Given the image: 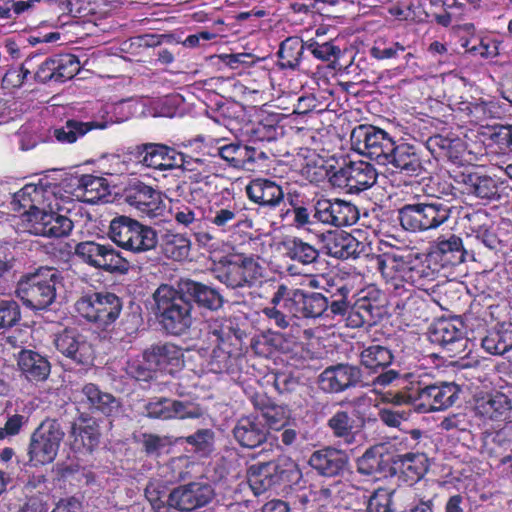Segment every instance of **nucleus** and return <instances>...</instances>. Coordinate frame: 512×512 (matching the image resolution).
<instances>
[{"mask_svg": "<svg viewBox=\"0 0 512 512\" xmlns=\"http://www.w3.org/2000/svg\"><path fill=\"white\" fill-rule=\"evenodd\" d=\"M64 436L65 432L57 420H44L31 435L28 446L29 461L35 466L52 463Z\"/></svg>", "mask_w": 512, "mask_h": 512, "instance_id": "nucleus-8", "label": "nucleus"}, {"mask_svg": "<svg viewBox=\"0 0 512 512\" xmlns=\"http://www.w3.org/2000/svg\"><path fill=\"white\" fill-rule=\"evenodd\" d=\"M142 357L156 371H166L170 374L184 365L181 348L171 342L150 345L143 351Z\"/></svg>", "mask_w": 512, "mask_h": 512, "instance_id": "nucleus-18", "label": "nucleus"}, {"mask_svg": "<svg viewBox=\"0 0 512 512\" xmlns=\"http://www.w3.org/2000/svg\"><path fill=\"white\" fill-rule=\"evenodd\" d=\"M108 121H88L83 122L76 119H69L61 128L54 130V137L61 143L72 144L80 137H83L93 129H105L108 127Z\"/></svg>", "mask_w": 512, "mask_h": 512, "instance_id": "nucleus-35", "label": "nucleus"}, {"mask_svg": "<svg viewBox=\"0 0 512 512\" xmlns=\"http://www.w3.org/2000/svg\"><path fill=\"white\" fill-rule=\"evenodd\" d=\"M164 487L159 482H149L145 488V497L150 502L156 512H163L170 509L167 504V498L164 500Z\"/></svg>", "mask_w": 512, "mask_h": 512, "instance_id": "nucleus-60", "label": "nucleus"}, {"mask_svg": "<svg viewBox=\"0 0 512 512\" xmlns=\"http://www.w3.org/2000/svg\"><path fill=\"white\" fill-rule=\"evenodd\" d=\"M177 284L181 294L200 309L217 312L224 307V296L213 286L192 279H181Z\"/></svg>", "mask_w": 512, "mask_h": 512, "instance_id": "nucleus-15", "label": "nucleus"}, {"mask_svg": "<svg viewBox=\"0 0 512 512\" xmlns=\"http://www.w3.org/2000/svg\"><path fill=\"white\" fill-rule=\"evenodd\" d=\"M124 201L148 217H156L162 210L160 192L139 180L131 181L123 190Z\"/></svg>", "mask_w": 512, "mask_h": 512, "instance_id": "nucleus-16", "label": "nucleus"}, {"mask_svg": "<svg viewBox=\"0 0 512 512\" xmlns=\"http://www.w3.org/2000/svg\"><path fill=\"white\" fill-rule=\"evenodd\" d=\"M27 221L30 233L44 237H65L73 229V222L68 217L54 211L41 210L35 206L27 212Z\"/></svg>", "mask_w": 512, "mask_h": 512, "instance_id": "nucleus-14", "label": "nucleus"}, {"mask_svg": "<svg viewBox=\"0 0 512 512\" xmlns=\"http://www.w3.org/2000/svg\"><path fill=\"white\" fill-rule=\"evenodd\" d=\"M431 257L439 261L443 267L456 266L465 262L468 257L475 260V252L466 247L460 237L453 234L448 238L438 239L431 252Z\"/></svg>", "mask_w": 512, "mask_h": 512, "instance_id": "nucleus-23", "label": "nucleus"}, {"mask_svg": "<svg viewBox=\"0 0 512 512\" xmlns=\"http://www.w3.org/2000/svg\"><path fill=\"white\" fill-rule=\"evenodd\" d=\"M128 374L137 381H150L155 377L157 372L155 368L149 366L147 360L134 361L128 365Z\"/></svg>", "mask_w": 512, "mask_h": 512, "instance_id": "nucleus-64", "label": "nucleus"}, {"mask_svg": "<svg viewBox=\"0 0 512 512\" xmlns=\"http://www.w3.org/2000/svg\"><path fill=\"white\" fill-rule=\"evenodd\" d=\"M393 361L391 351L381 345H372L360 353V363L371 373H377L379 369L384 370Z\"/></svg>", "mask_w": 512, "mask_h": 512, "instance_id": "nucleus-39", "label": "nucleus"}, {"mask_svg": "<svg viewBox=\"0 0 512 512\" xmlns=\"http://www.w3.org/2000/svg\"><path fill=\"white\" fill-rule=\"evenodd\" d=\"M262 417L268 430L277 431L286 427L289 420V411L283 406L274 404L264 409Z\"/></svg>", "mask_w": 512, "mask_h": 512, "instance_id": "nucleus-54", "label": "nucleus"}, {"mask_svg": "<svg viewBox=\"0 0 512 512\" xmlns=\"http://www.w3.org/2000/svg\"><path fill=\"white\" fill-rule=\"evenodd\" d=\"M209 341L217 347L241 354L245 331L233 326L232 322L224 318L211 319L207 325Z\"/></svg>", "mask_w": 512, "mask_h": 512, "instance_id": "nucleus-20", "label": "nucleus"}, {"mask_svg": "<svg viewBox=\"0 0 512 512\" xmlns=\"http://www.w3.org/2000/svg\"><path fill=\"white\" fill-rule=\"evenodd\" d=\"M377 180V172L372 164L365 161L350 162L335 171L329 178L330 183L349 193H359L372 187Z\"/></svg>", "mask_w": 512, "mask_h": 512, "instance_id": "nucleus-11", "label": "nucleus"}, {"mask_svg": "<svg viewBox=\"0 0 512 512\" xmlns=\"http://www.w3.org/2000/svg\"><path fill=\"white\" fill-rule=\"evenodd\" d=\"M136 150L139 162L158 170H170L178 167V159L181 158L180 152L162 144H143Z\"/></svg>", "mask_w": 512, "mask_h": 512, "instance_id": "nucleus-24", "label": "nucleus"}, {"mask_svg": "<svg viewBox=\"0 0 512 512\" xmlns=\"http://www.w3.org/2000/svg\"><path fill=\"white\" fill-rule=\"evenodd\" d=\"M242 214L236 207L232 208H220L214 212L210 222L221 229L223 232H227L232 228H237L242 223Z\"/></svg>", "mask_w": 512, "mask_h": 512, "instance_id": "nucleus-49", "label": "nucleus"}, {"mask_svg": "<svg viewBox=\"0 0 512 512\" xmlns=\"http://www.w3.org/2000/svg\"><path fill=\"white\" fill-rule=\"evenodd\" d=\"M358 218L357 207L340 199H318L313 207V219L325 225L351 226L357 222Z\"/></svg>", "mask_w": 512, "mask_h": 512, "instance_id": "nucleus-13", "label": "nucleus"}, {"mask_svg": "<svg viewBox=\"0 0 512 512\" xmlns=\"http://www.w3.org/2000/svg\"><path fill=\"white\" fill-rule=\"evenodd\" d=\"M389 165L408 177H419L424 173L420 155L415 146L398 142L389 158Z\"/></svg>", "mask_w": 512, "mask_h": 512, "instance_id": "nucleus-28", "label": "nucleus"}, {"mask_svg": "<svg viewBox=\"0 0 512 512\" xmlns=\"http://www.w3.org/2000/svg\"><path fill=\"white\" fill-rule=\"evenodd\" d=\"M164 254L176 261L186 259L191 250V241L183 234L167 231L161 239Z\"/></svg>", "mask_w": 512, "mask_h": 512, "instance_id": "nucleus-41", "label": "nucleus"}, {"mask_svg": "<svg viewBox=\"0 0 512 512\" xmlns=\"http://www.w3.org/2000/svg\"><path fill=\"white\" fill-rule=\"evenodd\" d=\"M306 48L311 51L315 58L321 61H330L332 57L335 58L340 53V49L331 42L319 44L311 40L306 44Z\"/></svg>", "mask_w": 512, "mask_h": 512, "instance_id": "nucleus-63", "label": "nucleus"}, {"mask_svg": "<svg viewBox=\"0 0 512 512\" xmlns=\"http://www.w3.org/2000/svg\"><path fill=\"white\" fill-rule=\"evenodd\" d=\"M248 198L254 203L274 208L284 202V192L276 182L265 178H257L246 186Z\"/></svg>", "mask_w": 512, "mask_h": 512, "instance_id": "nucleus-29", "label": "nucleus"}, {"mask_svg": "<svg viewBox=\"0 0 512 512\" xmlns=\"http://www.w3.org/2000/svg\"><path fill=\"white\" fill-rule=\"evenodd\" d=\"M18 366L29 381H44L50 374L48 360L32 350H23L19 353Z\"/></svg>", "mask_w": 512, "mask_h": 512, "instance_id": "nucleus-33", "label": "nucleus"}, {"mask_svg": "<svg viewBox=\"0 0 512 512\" xmlns=\"http://www.w3.org/2000/svg\"><path fill=\"white\" fill-rule=\"evenodd\" d=\"M38 55H33L28 57L19 70H9L5 73L3 77V82L11 85L13 87H20L24 83L27 76L30 74V67L33 65L34 59H36Z\"/></svg>", "mask_w": 512, "mask_h": 512, "instance_id": "nucleus-62", "label": "nucleus"}, {"mask_svg": "<svg viewBox=\"0 0 512 512\" xmlns=\"http://www.w3.org/2000/svg\"><path fill=\"white\" fill-rule=\"evenodd\" d=\"M19 305L13 300L0 301V329L10 328L20 320Z\"/></svg>", "mask_w": 512, "mask_h": 512, "instance_id": "nucleus-58", "label": "nucleus"}, {"mask_svg": "<svg viewBox=\"0 0 512 512\" xmlns=\"http://www.w3.org/2000/svg\"><path fill=\"white\" fill-rule=\"evenodd\" d=\"M305 45L298 37H288L281 42L277 55L282 68L296 69L301 61Z\"/></svg>", "mask_w": 512, "mask_h": 512, "instance_id": "nucleus-43", "label": "nucleus"}, {"mask_svg": "<svg viewBox=\"0 0 512 512\" xmlns=\"http://www.w3.org/2000/svg\"><path fill=\"white\" fill-rule=\"evenodd\" d=\"M56 349L76 364L86 365L92 362L91 345L75 329H65L56 335Z\"/></svg>", "mask_w": 512, "mask_h": 512, "instance_id": "nucleus-21", "label": "nucleus"}, {"mask_svg": "<svg viewBox=\"0 0 512 512\" xmlns=\"http://www.w3.org/2000/svg\"><path fill=\"white\" fill-rule=\"evenodd\" d=\"M143 415L150 419L170 420V399L155 397L144 404Z\"/></svg>", "mask_w": 512, "mask_h": 512, "instance_id": "nucleus-52", "label": "nucleus"}, {"mask_svg": "<svg viewBox=\"0 0 512 512\" xmlns=\"http://www.w3.org/2000/svg\"><path fill=\"white\" fill-rule=\"evenodd\" d=\"M214 496V489L210 484L190 482L172 489L167 495V504L169 508L179 512H191L206 506Z\"/></svg>", "mask_w": 512, "mask_h": 512, "instance_id": "nucleus-12", "label": "nucleus"}, {"mask_svg": "<svg viewBox=\"0 0 512 512\" xmlns=\"http://www.w3.org/2000/svg\"><path fill=\"white\" fill-rule=\"evenodd\" d=\"M283 245L288 258L304 265L316 262L319 257V252L316 248L299 238L288 239Z\"/></svg>", "mask_w": 512, "mask_h": 512, "instance_id": "nucleus-44", "label": "nucleus"}, {"mask_svg": "<svg viewBox=\"0 0 512 512\" xmlns=\"http://www.w3.org/2000/svg\"><path fill=\"white\" fill-rule=\"evenodd\" d=\"M155 315L163 330L173 336L185 335L196 321L193 304L181 294L180 287L160 285L153 294Z\"/></svg>", "mask_w": 512, "mask_h": 512, "instance_id": "nucleus-1", "label": "nucleus"}, {"mask_svg": "<svg viewBox=\"0 0 512 512\" xmlns=\"http://www.w3.org/2000/svg\"><path fill=\"white\" fill-rule=\"evenodd\" d=\"M239 354L240 353L214 345L210 359L211 370L217 373L228 370L231 365V358Z\"/></svg>", "mask_w": 512, "mask_h": 512, "instance_id": "nucleus-61", "label": "nucleus"}, {"mask_svg": "<svg viewBox=\"0 0 512 512\" xmlns=\"http://www.w3.org/2000/svg\"><path fill=\"white\" fill-rule=\"evenodd\" d=\"M411 488L404 489H387L378 488L370 496L367 511L368 512H392L393 498H411L413 496Z\"/></svg>", "mask_w": 512, "mask_h": 512, "instance_id": "nucleus-37", "label": "nucleus"}, {"mask_svg": "<svg viewBox=\"0 0 512 512\" xmlns=\"http://www.w3.org/2000/svg\"><path fill=\"white\" fill-rule=\"evenodd\" d=\"M422 460V455L406 453L397 455L393 462L403 473L411 474V478L414 480L420 479L423 476L424 469L418 465V463H422Z\"/></svg>", "mask_w": 512, "mask_h": 512, "instance_id": "nucleus-51", "label": "nucleus"}, {"mask_svg": "<svg viewBox=\"0 0 512 512\" xmlns=\"http://www.w3.org/2000/svg\"><path fill=\"white\" fill-rule=\"evenodd\" d=\"M53 58L56 82H65L73 78L80 70V62L78 58L72 54L56 55Z\"/></svg>", "mask_w": 512, "mask_h": 512, "instance_id": "nucleus-48", "label": "nucleus"}, {"mask_svg": "<svg viewBox=\"0 0 512 512\" xmlns=\"http://www.w3.org/2000/svg\"><path fill=\"white\" fill-rule=\"evenodd\" d=\"M478 413L492 421H505L512 414V399L506 394L496 392L477 402Z\"/></svg>", "mask_w": 512, "mask_h": 512, "instance_id": "nucleus-31", "label": "nucleus"}, {"mask_svg": "<svg viewBox=\"0 0 512 512\" xmlns=\"http://www.w3.org/2000/svg\"><path fill=\"white\" fill-rule=\"evenodd\" d=\"M482 347L490 354L503 355L512 349V323L502 324L482 339Z\"/></svg>", "mask_w": 512, "mask_h": 512, "instance_id": "nucleus-38", "label": "nucleus"}, {"mask_svg": "<svg viewBox=\"0 0 512 512\" xmlns=\"http://www.w3.org/2000/svg\"><path fill=\"white\" fill-rule=\"evenodd\" d=\"M122 300L112 292H88L79 297L75 309L87 321L107 329L119 317Z\"/></svg>", "mask_w": 512, "mask_h": 512, "instance_id": "nucleus-3", "label": "nucleus"}, {"mask_svg": "<svg viewBox=\"0 0 512 512\" xmlns=\"http://www.w3.org/2000/svg\"><path fill=\"white\" fill-rule=\"evenodd\" d=\"M88 408L92 413H98L106 417H115L121 413L122 403L119 398L108 392L100 390L94 383H87L81 389Z\"/></svg>", "mask_w": 512, "mask_h": 512, "instance_id": "nucleus-26", "label": "nucleus"}, {"mask_svg": "<svg viewBox=\"0 0 512 512\" xmlns=\"http://www.w3.org/2000/svg\"><path fill=\"white\" fill-rule=\"evenodd\" d=\"M361 369L350 364H337L327 367L318 377L324 392L340 393L361 382Z\"/></svg>", "mask_w": 512, "mask_h": 512, "instance_id": "nucleus-17", "label": "nucleus"}, {"mask_svg": "<svg viewBox=\"0 0 512 512\" xmlns=\"http://www.w3.org/2000/svg\"><path fill=\"white\" fill-rule=\"evenodd\" d=\"M327 254L338 259L356 258L365 250V244L344 231L322 234Z\"/></svg>", "mask_w": 512, "mask_h": 512, "instance_id": "nucleus-25", "label": "nucleus"}, {"mask_svg": "<svg viewBox=\"0 0 512 512\" xmlns=\"http://www.w3.org/2000/svg\"><path fill=\"white\" fill-rule=\"evenodd\" d=\"M458 183L463 185V191L466 194L476 198L487 201L500 198L497 181L488 175H481L477 172L461 173Z\"/></svg>", "mask_w": 512, "mask_h": 512, "instance_id": "nucleus-30", "label": "nucleus"}, {"mask_svg": "<svg viewBox=\"0 0 512 512\" xmlns=\"http://www.w3.org/2000/svg\"><path fill=\"white\" fill-rule=\"evenodd\" d=\"M352 146L380 165H389L396 142L386 131L372 125H359L351 132Z\"/></svg>", "mask_w": 512, "mask_h": 512, "instance_id": "nucleus-6", "label": "nucleus"}, {"mask_svg": "<svg viewBox=\"0 0 512 512\" xmlns=\"http://www.w3.org/2000/svg\"><path fill=\"white\" fill-rule=\"evenodd\" d=\"M232 435L241 447L255 449L266 443L269 431L259 417L249 415L237 420L232 429Z\"/></svg>", "mask_w": 512, "mask_h": 512, "instance_id": "nucleus-22", "label": "nucleus"}, {"mask_svg": "<svg viewBox=\"0 0 512 512\" xmlns=\"http://www.w3.org/2000/svg\"><path fill=\"white\" fill-rule=\"evenodd\" d=\"M75 254L88 265L110 273H126L130 268L129 261L110 244L80 242L75 247Z\"/></svg>", "mask_w": 512, "mask_h": 512, "instance_id": "nucleus-9", "label": "nucleus"}, {"mask_svg": "<svg viewBox=\"0 0 512 512\" xmlns=\"http://www.w3.org/2000/svg\"><path fill=\"white\" fill-rule=\"evenodd\" d=\"M431 341L441 345L453 357L462 354L468 344V339L462 330L450 321H440L435 325L431 333Z\"/></svg>", "mask_w": 512, "mask_h": 512, "instance_id": "nucleus-27", "label": "nucleus"}, {"mask_svg": "<svg viewBox=\"0 0 512 512\" xmlns=\"http://www.w3.org/2000/svg\"><path fill=\"white\" fill-rule=\"evenodd\" d=\"M214 277L228 288L251 287L262 277L258 259L244 254L232 255L221 260L213 269Z\"/></svg>", "mask_w": 512, "mask_h": 512, "instance_id": "nucleus-4", "label": "nucleus"}, {"mask_svg": "<svg viewBox=\"0 0 512 512\" xmlns=\"http://www.w3.org/2000/svg\"><path fill=\"white\" fill-rule=\"evenodd\" d=\"M139 221L128 216L121 215L111 220L108 235L109 238L122 249H126L133 237V232L138 229Z\"/></svg>", "mask_w": 512, "mask_h": 512, "instance_id": "nucleus-40", "label": "nucleus"}, {"mask_svg": "<svg viewBox=\"0 0 512 512\" xmlns=\"http://www.w3.org/2000/svg\"><path fill=\"white\" fill-rule=\"evenodd\" d=\"M273 385L280 394H291L298 390L301 381L290 371H278L273 373Z\"/></svg>", "mask_w": 512, "mask_h": 512, "instance_id": "nucleus-55", "label": "nucleus"}, {"mask_svg": "<svg viewBox=\"0 0 512 512\" xmlns=\"http://www.w3.org/2000/svg\"><path fill=\"white\" fill-rule=\"evenodd\" d=\"M141 444L146 456L158 458L163 450L171 445V442L166 436L144 433L142 435Z\"/></svg>", "mask_w": 512, "mask_h": 512, "instance_id": "nucleus-53", "label": "nucleus"}, {"mask_svg": "<svg viewBox=\"0 0 512 512\" xmlns=\"http://www.w3.org/2000/svg\"><path fill=\"white\" fill-rule=\"evenodd\" d=\"M452 206L436 200L431 203H417L403 206L398 211L401 226L412 232L435 229L448 221Z\"/></svg>", "mask_w": 512, "mask_h": 512, "instance_id": "nucleus-5", "label": "nucleus"}, {"mask_svg": "<svg viewBox=\"0 0 512 512\" xmlns=\"http://www.w3.org/2000/svg\"><path fill=\"white\" fill-rule=\"evenodd\" d=\"M70 435L75 438V442L80 438L82 445L87 447L89 450L97 445L99 441V432L95 427L90 425L82 427L73 423L71 425Z\"/></svg>", "mask_w": 512, "mask_h": 512, "instance_id": "nucleus-59", "label": "nucleus"}, {"mask_svg": "<svg viewBox=\"0 0 512 512\" xmlns=\"http://www.w3.org/2000/svg\"><path fill=\"white\" fill-rule=\"evenodd\" d=\"M158 244V235L151 226L138 223V229L133 232V237L129 241L125 250L139 254L154 250Z\"/></svg>", "mask_w": 512, "mask_h": 512, "instance_id": "nucleus-42", "label": "nucleus"}, {"mask_svg": "<svg viewBox=\"0 0 512 512\" xmlns=\"http://www.w3.org/2000/svg\"><path fill=\"white\" fill-rule=\"evenodd\" d=\"M327 426L336 438L342 439L346 444L355 441L360 425L348 411L338 410L327 421Z\"/></svg>", "mask_w": 512, "mask_h": 512, "instance_id": "nucleus-36", "label": "nucleus"}, {"mask_svg": "<svg viewBox=\"0 0 512 512\" xmlns=\"http://www.w3.org/2000/svg\"><path fill=\"white\" fill-rule=\"evenodd\" d=\"M324 294V299L327 300L328 311L333 316H344L351 307V288L348 283L340 276L336 275L331 279V284L328 291Z\"/></svg>", "mask_w": 512, "mask_h": 512, "instance_id": "nucleus-32", "label": "nucleus"}, {"mask_svg": "<svg viewBox=\"0 0 512 512\" xmlns=\"http://www.w3.org/2000/svg\"><path fill=\"white\" fill-rule=\"evenodd\" d=\"M357 471L364 476H372L385 470V460L381 447L373 446L357 459Z\"/></svg>", "mask_w": 512, "mask_h": 512, "instance_id": "nucleus-46", "label": "nucleus"}, {"mask_svg": "<svg viewBox=\"0 0 512 512\" xmlns=\"http://www.w3.org/2000/svg\"><path fill=\"white\" fill-rule=\"evenodd\" d=\"M271 304L280 305L291 317L305 318V292L301 289H289L281 284L274 293Z\"/></svg>", "mask_w": 512, "mask_h": 512, "instance_id": "nucleus-34", "label": "nucleus"}, {"mask_svg": "<svg viewBox=\"0 0 512 512\" xmlns=\"http://www.w3.org/2000/svg\"><path fill=\"white\" fill-rule=\"evenodd\" d=\"M458 392L459 387L455 383L441 382L425 386L417 383L413 386L416 411L428 413L447 409L458 399Z\"/></svg>", "mask_w": 512, "mask_h": 512, "instance_id": "nucleus-10", "label": "nucleus"}, {"mask_svg": "<svg viewBox=\"0 0 512 512\" xmlns=\"http://www.w3.org/2000/svg\"><path fill=\"white\" fill-rule=\"evenodd\" d=\"M85 201L95 203L109 193L107 180L93 175H83L79 180Z\"/></svg>", "mask_w": 512, "mask_h": 512, "instance_id": "nucleus-47", "label": "nucleus"}, {"mask_svg": "<svg viewBox=\"0 0 512 512\" xmlns=\"http://www.w3.org/2000/svg\"><path fill=\"white\" fill-rule=\"evenodd\" d=\"M170 414L171 419H195L203 415V410L199 405L191 402L170 399Z\"/></svg>", "mask_w": 512, "mask_h": 512, "instance_id": "nucleus-56", "label": "nucleus"}, {"mask_svg": "<svg viewBox=\"0 0 512 512\" xmlns=\"http://www.w3.org/2000/svg\"><path fill=\"white\" fill-rule=\"evenodd\" d=\"M323 293L305 292V318H316L328 311V304L325 302Z\"/></svg>", "mask_w": 512, "mask_h": 512, "instance_id": "nucleus-57", "label": "nucleus"}, {"mask_svg": "<svg viewBox=\"0 0 512 512\" xmlns=\"http://www.w3.org/2000/svg\"><path fill=\"white\" fill-rule=\"evenodd\" d=\"M295 473L296 465L284 458L251 465L247 469V479L253 493L258 496L290 482Z\"/></svg>", "mask_w": 512, "mask_h": 512, "instance_id": "nucleus-7", "label": "nucleus"}, {"mask_svg": "<svg viewBox=\"0 0 512 512\" xmlns=\"http://www.w3.org/2000/svg\"><path fill=\"white\" fill-rule=\"evenodd\" d=\"M466 218L471 222V231L475 233V236L469 238V241H480L489 249H495L499 244V239L494 232L486 227L485 223H482V220H487V216L482 212H475L467 214Z\"/></svg>", "mask_w": 512, "mask_h": 512, "instance_id": "nucleus-45", "label": "nucleus"}, {"mask_svg": "<svg viewBox=\"0 0 512 512\" xmlns=\"http://www.w3.org/2000/svg\"><path fill=\"white\" fill-rule=\"evenodd\" d=\"M62 286V276L56 268L41 267L19 280L16 295L27 308L44 311L55 303Z\"/></svg>", "mask_w": 512, "mask_h": 512, "instance_id": "nucleus-2", "label": "nucleus"}, {"mask_svg": "<svg viewBox=\"0 0 512 512\" xmlns=\"http://www.w3.org/2000/svg\"><path fill=\"white\" fill-rule=\"evenodd\" d=\"M215 433L205 428L199 429L194 434L185 438V442L195 448L202 455H209L214 449Z\"/></svg>", "mask_w": 512, "mask_h": 512, "instance_id": "nucleus-50", "label": "nucleus"}, {"mask_svg": "<svg viewBox=\"0 0 512 512\" xmlns=\"http://www.w3.org/2000/svg\"><path fill=\"white\" fill-rule=\"evenodd\" d=\"M309 466L322 477L342 476L348 469V455L336 448L326 447L314 451L309 460Z\"/></svg>", "mask_w": 512, "mask_h": 512, "instance_id": "nucleus-19", "label": "nucleus"}]
</instances>
